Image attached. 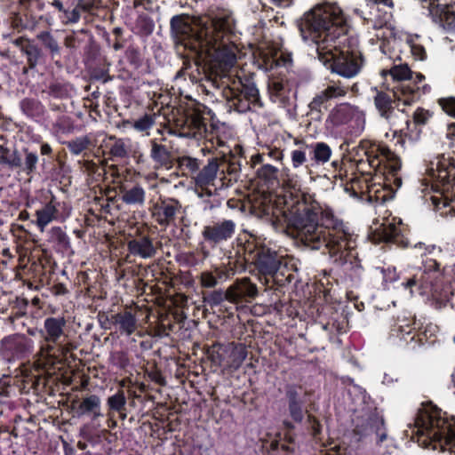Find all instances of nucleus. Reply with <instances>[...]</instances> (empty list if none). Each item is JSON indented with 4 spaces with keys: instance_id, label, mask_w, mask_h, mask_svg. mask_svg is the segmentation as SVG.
<instances>
[{
    "instance_id": "obj_1",
    "label": "nucleus",
    "mask_w": 455,
    "mask_h": 455,
    "mask_svg": "<svg viewBox=\"0 0 455 455\" xmlns=\"http://www.w3.org/2000/svg\"><path fill=\"white\" fill-rule=\"evenodd\" d=\"M273 224L312 250L324 248L331 257L346 259L356 247L355 238L332 210L310 194H299L273 213Z\"/></svg>"
},
{
    "instance_id": "obj_2",
    "label": "nucleus",
    "mask_w": 455,
    "mask_h": 455,
    "mask_svg": "<svg viewBox=\"0 0 455 455\" xmlns=\"http://www.w3.org/2000/svg\"><path fill=\"white\" fill-rule=\"evenodd\" d=\"M213 113L203 109L187 108L172 110L167 118L168 132L196 140H204L203 151L213 153L208 164L195 177L196 186L212 195V191L228 188L236 182L241 172V156L234 154L220 136L219 127L212 121Z\"/></svg>"
},
{
    "instance_id": "obj_3",
    "label": "nucleus",
    "mask_w": 455,
    "mask_h": 455,
    "mask_svg": "<svg viewBox=\"0 0 455 455\" xmlns=\"http://www.w3.org/2000/svg\"><path fill=\"white\" fill-rule=\"evenodd\" d=\"M227 275L249 271L254 274L265 290L283 292L297 288L299 269L293 259L283 255L273 241L247 231L241 232L228 255Z\"/></svg>"
},
{
    "instance_id": "obj_4",
    "label": "nucleus",
    "mask_w": 455,
    "mask_h": 455,
    "mask_svg": "<svg viewBox=\"0 0 455 455\" xmlns=\"http://www.w3.org/2000/svg\"><path fill=\"white\" fill-rule=\"evenodd\" d=\"M350 160L360 175L355 174L345 189L370 203L381 204L392 199L402 186V161L380 141L362 140L350 151Z\"/></svg>"
},
{
    "instance_id": "obj_5",
    "label": "nucleus",
    "mask_w": 455,
    "mask_h": 455,
    "mask_svg": "<svg viewBox=\"0 0 455 455\" xmlns=\"http://www.w3.org/2000/svg\"><path fill=\"white\" fill-rule=\"evenodd\" d=\"M170 29L176 47L188 51L198 60H209L226 69L235 64V21L230 15L217 16L209 25L199 26L188 14H178L171 19Z\"/></svg>"
},
{
    "instance_id": "obj_6",
    "label": "nucleus",
    "mask_w": 455,
    "mask_h": 455,
    "mask_svg": "<svg viewBox=\"0 0 455 455\" xmlns=\"http://www.w3.org/2000/svg\"><path fill=\"white\" fill-rule=\"evenodd\" d=\"M414 248L424 249L420 255L421 267L403 283L412 292L416 288L419 295L431 297L455 310V264L444 263L443 250L435 244L419 242Z\"/></svg>"
},
{
    "instance_id": "obj_7",
    "label": "nucleus",
    "mask_w": 455,
    "mask_h": 455,
    "mask_svg": "<svg viewBox=\"0 0 455 455\" xmlns=\"http://www.w3.org/2000/svg\"><path fill=\"white\" fill-rule=\"evenodd\" d=\"M338 36H327L320 44L317 59L332 74L344 78L355 77L363 69L365 60L359 49V39L347 31Z\"/></svg>"
},
{
    "instance_id": "obj_8",
    "label": "nucleus",
    "mask_w": 455,
    "mask_h": 455,
    "mask_svg": "<svg viewBox=\"0 0 455 455\" xmlns=\"http://www.w3.org/2000/svg\"><path fill=\"white\" fill-rule=\"evenodd\" d=\"M419 441L434 450L455 455V417L430 403L420 409L415 418Z\"/></svg>"
},
{
    "instance_id": "obj_9",
    "label": "nucleus",
    "mask_w": 455,
    "mask_h": 455,
    "mask_svg": "<svg viewBox=\"0 0 455 455\" xmlns=\"http://www.w3.org/2000/svg\"><path fill=\"white\" fill-rule=\"evenodd\" d=\"M304 42H312L319 52L320 44L328 36H338L349 28L342 10L333 4L315 5L296 20Z\"/></svg>"
},
{
    "instance_id": "obj_10",
    "label": "nucleus",
    "mask_w": 455,
    "mask_h": 455,
    "mask_svg": "<svg viewBox=\"0 0 455 455\" xmlns=\"http://www.w3.org/2000/svg\"><path fill=\"white\" fill-rule=\"evenodd\" d=\"M433 195L430 200L442 216L455 217V158L444 154L436 156L427 168Z\"/></svg>"
},
{
    "instance_id": "obj_11",
    "label": "nucleus",
    "mask_w": 455,
    "mask_h": 455,
    "mask_svg": "<svg viewBox=\"0 0 455 455\" xmlns=\"http://www.w3.org/2000/svg\"><path fill=\"white\" fill-rule=\"evenodd\" d=\"M38 332L42 340L34 364L38 370L48 371L68 352V321L63 315L46 316Z\"/></svg>"
},
{
    "instance_id": "obj_12",
    "label": "nucleus",
    "mask_w": 455,
    "mask_h": 455,
    "mask_svg": "<svg viewBox=\"0 0 455 455\" xmlns=\"http://www.w3.org/2000/svg\"><path fill=\"white\" fill-rule=\"evenodd\" d=\"M365 124L364 111L346 102L336 105L330 111L325 120V128L335 136L358 137L363 132Z\"/></svg>"
},
{
    "instance_id": "obj_13",
    "label": "nucleus",
    "mask_w": 455,
    "mask_h": 455,
    "mask_svg": "<svg viewBox=\"0 0 455 455\" xmlns=\"http://www.w3.org/2000/svg\"><path fill=\"white\" fill-rule=\"evenodd\" d=\"M395 84V93L400 100H404L407 103H415L419 101L421 96L431 92V86L428 84H423L426 77L421 73H415L411 70L407 64L394 65L389 70Z\"/></svg>"
},
{
    "instance_id": "obj_14",
    "label": "nucleus",
    "mask_w": 455,
    "mask_h": 455,
    "mask_svg": "<svg viewBox=\"0 0 455 455\" xmlns=\"http://www.w3.org/2000/svg\"><path fill=\"white\" fill-rule=\"evenodd\" d=\"M222 95L229 109L238 113H246L263 108L259 92L255 84L249 79L243 82L238 77L223 88Z\"/></svg>"
},
{
    "instance_id": "obj_15",
    "label": "nucleus",
    "mask_w": 455,
    "mask_h": 455,
    "mask_svg": "<svg viewBox=\"0 0 455 455\" xmlns=\"http://www.w3.org/2000/svg\"><path fill=\"white\" fill-rule=\"evenodd\" d=\"M396 336L411 348L417 346L434 345L437 340L438 326L432 323H421L415 318L397 319Z\"/></svg>"
},
{
    "instance_id": "obj_16",
    "label": "nucleus",
    "mask_w": 455,
    "mask_h": 455,
    "mask_svg": "<svg viewBox=\"0 0 455 455\" xmlns=\"http://www.w3.org/2000/svg\"><path fill=\"white\" fill-rule=\"evenodd\" d=\"M18 10L12 16V27L19 32L23 30H35L40 21H44L48 27L52 26V12L44 15H35L33 11H44L45 2L43 0H17Z\"/></svg>"
},
{
    "instance_id": "obj_17",
    "label": "nucleus",
    "mask_w": 455,
    "mask_h": 455,
    "mask_svg": "<svg viewBox=\"0 0 455 455\" xmlns=\"http://www.w3.org/2000/svg\"><path fill=\"white\" fill-rule=\"evenodd\" d=\"M98 318L104 329L113 331L117 337H130L138 331L136 312L132 307H125L116 313L100 312Z\"/></svg>"
},
{
    "instance_id": "obj_18",
    "label": "nucleus",
    "mask_w": 455,
    "mask_h": 455,
    "mask_svg": "<svg viewBox=\"0 0 455 455\" xmlns=\"http://www.w3.org/2000/svg\"><path fill=\"white\" fill-rule=\"evenodd\" d=\"M411 277L402 278L396 267L386 262H379V264L372 266L366 275L368 283L378 291H388L391 288L395 289L401 285L405 290H409L411 295H413L418 293L416 288H414L412 292L410 288L405 287L403 283Z\"/></svg>"
},
{
    "instance_id": "obj_19",
    "label": "nucleus",
    "mask_w": 455,
    "mask_h": 455,
    "mask_svg": "<svg viewBox=\"0 0 455 455\" xmlns=\"http://www.w3.org/2000/svg\"><path fill=\"white\" fill-rule=\"evenodd\" d=\"M236 224L232 220H219L205 225L202 230L203 244L210 249L220 247L235 233Z\"/></svg>"
},
{
    "instance_id": "obj_20",
    "label": "nucleus",
    "mask_w": 455,
    "mask_h": 455,
    "mask_svg": "<svg viewBox=\"0 0 455 455\" xmlns=\"http://www.w3.org/2000/svg\"><path fill=\"white\" fill-rule=\"evenodd\" d=\"M34 348V341L20 334L4 337L1 340L0 353L8 362L21 360L28 357Z\"/></svg>"
},
{
    "instance_id": "obj_21",
    "label": "nucleus",
    "mask_w": 455,
    "mask_h": 455,
    "mask_svg": "<svg viewBox=\"0 0 455 455\" xmlns=\"http://www.w3.org/2000/svg\"><path fill=\"white\" fill-rule=\"evenodd\" d=\"M71 210V206L67 202L60 201L51 194L49 201L41 209L36 210V223L39 229L43 231L52 220H66L70 216Z\"/></svg>"
},
{
    "instance_id": "obj_22",
    "label": "nucleus",
    "mask_w": 455,
    "mask_h": 455,
    "mask_svg": "<svg viewBox=\"0 0 455 455\" xmlns=\"http://www.w3.org/2000/svg\"><path fill=\"white\" fill-rule=\"evenodd\" d=\"M148 210L151 219L162 228H166L174 224L181 204L177 199L160 196L156 201L149 202Z\"/></svg>"
},
{
    "instance_id": "obj_23",
    "label": "nucleus",
    "mask_w": 455,
    "mask_h": 455,
    "mask_svg": "<svg viewBox=\"0 0 455 455\" xmlns=\"http://www.w3.org/2000/svg\"><path fill=\"white\" fill-rule=\"evenodd\" d=\"M161 243L157 240L155 232L148 228L138 229L135 236L127 243L128 251L142 259H150L156 256Z\"/></svg>"
},
{
    "instance_id": "obj_24",
    "label": "nucleus",
    "mask_w": 455,
    "mask_h": 455,
    "mask_svg": "<svg viewBox=\"0 0 455 455\" xmlns=\"http://www.w3.org/2000/svg\"><path fill=\"white\" fill-rule=\"evenodd\" d=\"M103 139L99 145L98 154L102 155L106 160L112 162L124 161L129 159V152L132 141L128 138H117L114 135L103 133Z\"/></svg>"
},
{
    "instance_id": "obj_25",
    "label": "nucleus",
    "mask_w": 455,
    "mask_h": 455,
    "mask_svg": "<svg viewBox=\"0 0 455 455\" xmlns=\"http://www.w3.org/2000/svg\"><path fill=\"white\" fill-rule=\"evenodd\" d=\"M373 235L379 243L393 244L399 249L411 246L408 231L401 220L381 224L375 229Z\"/></svg>"
},
{
    "instance_id": "obj_26",
    "label": "nucleus",
    "mask_w": 455,
    "mask_h": 455,
    "mask_svg": "<svg viewBox=\"0 0 455 455\" xmlns=\"http://www.w3.org/2000/svg\"><path fill=\"white\" fill-rule=\"evenodd\" d=\"M354 432L361 437L375 434L378 443H383L387 437L384 419L376 410L357 418Z\"/></svg>"
},
{
    "instance_id": "obj_27",
    "label": "nucleus",
    "mask_w": 455,
    "mask_h": 455,
    "mask_svg": "<svg viewBox=\"0 0 455 455\" xmlns=\"http://www.w3.org/2000/svg\"><path fill=\"white\" fill-rule=\"evenodd\" d=\"M373 103L380 117L385 120H390L394 116L395 109H399L400 104L411 106L413 103H407L404 100H400L395 93V89H387V91L379 90L377 87L373 90Z\"/></svg>"
},
{
    "instance_id": "obj_28",
    "label": "nucleus",
    "mask_w": 455,
    "mask_h": 455,
    "mask_svg": "<svg viewBox=\"0 0 455 455\" xmlns=\"http://www.w3.org/2000/svg\"><path fill=\"white\" fill-rule=\"evenodd\" d=\"M46 4L53 9L49 12H52V18L56 15L63 25L77 23L81 18L80 9L90 10V7L84 4L82 1L75 7L63 0H47Z\"/></svg>"
},
{
    "instance_id": "obj_29",
    "label": "nucleus",
    "mask_w": 455,
    "mask_h": 455,
    "mask_svg": "<svg viewBox=\"0 0 455 455\" xmlns=\"http://www.w3.org/2000/svg\"><path fill=\"white\" fill-rule=\"evenodd\" d=\"M38 161L37 151L32 150L28 147L22 148L20 151L14 150L12 153V159L3 158L2 160L9 167L17 168L27 175L36 172Z\"/></svg>"
},
{
    "instance_id": "obj_30",
    "label": "nucleus",
    "mask_w": 455,
    "mask_h": 455,
    "mask_svg": "<svg viewBox=\"0 0 455 455\" xmlns=\"http://www.w3.org/2000/svg\"><path fill=\"white\" fill-rule=\"evenodd\" d=\"M72 408L78 417H86L93 424L99 423L100 419L105 416L102 411L101 399L95 394L84 396L77 402L76 406L73 402Z\"/></svg>"
},
{
    "instance_id": "obj_31",
    "label": "nucleus",
    "mask_w": 455,
    "mask_h": 455,
    "mask_svg": "<svg viewBox=\"0 0 455 455\" xmlns=\"http://www.w3.org/2000/svg\"><path fill=\"white\" fill-rule=\"evenodd\" d=\"M422 132V128H416L415 124H411V119H407L405 127L393 133L395 146L403 152L412 151L419 145Z\"/></svg>"
},
{
    "instance_id": "obj_32",
    "label": "nucleus",
    "mask_w": 455,
    "mask_h": 455,
    "mask_svg": "<svg viewBox=\"0 0 455 455\" xmlns=\"http://www.w3.org/2000/svg\"><path fill=\"white\" fill-rule=\"evenodd\" d=\"M166 138H154L149 140V156L155 168L171 169L173 166L174 156L171 148L165 144Z\"/></svg>"
},
{
    "instance_id": "obj_33",
    "label": "nucleus",
    "mask_w": 455,
    "mask_h": 455,
    "mask_svg": "<svg viewBox=\"0 0 455 455\" xmlns=\"http://www.w3.org/2000/svg\"><path fill=\"white\" fill-rule=\"evenodd\" d=\"M285 398L291 419L296 423H301L305 415L308 414L307 410L305 408L302 387L295 385H288L285 389Z\"/></svg>"
},
{
    "instance_id": "obj_34",
    "label": "nucleus",
    "mask_w": 455,
    "mask_h": 455,
    "mask_svg": "<svg viewBox=\"0 0 455 455\" xmlns=\"http://www.w3.org/2000/svg\"><path fill=\"white\" fill-rule=\"evenodd\" d=\"M12 44L17 46L26 57L27 65L30 69H34L37 65L45 62L46 55L35 39L19 36L12 41Z\"/></svg>"
},
{
    "instance_id": "obj_35",
    "label": "nucleus",
    "mask_w": 455,
    "mask_h": 455,
    "mask_svg": "<svg viewBox=\"0 0 455 455\" xmlns=\"http://www.w3.org/2000/svg\"><path fill=\"white\" fill-rule=\"evenodd\" d=\"M429 13L434 22L449 32H455V3L440 4L430 2Z\"/></svg>"
},
{
    "instance_id": "obj_36",
    "label": "nucleus",
    "mask_w": 455,
    "mask_h": 455,
    "mask_svg": "<svg viewBox=\"0 0 455 455\" xmlns=\"http://www.w3.org/2000/svg\"><path fill=\"white\" fill-rule=\"evenodd\" d=\"M267 89L273 101L285 104L289 100L288 79L283 71L268 72Z\"/></svg>"
},
{
    "instance_id": "obj_37",
    "label": "nucleus",
    "mask_w": 455,
    "mask_h": 455,
    "mask_svg": "<svg viewBox=\"0 0 455 455\" xmlns=\"http://www.w3.org/2000/svg\"><path fill=\"white\" fill-rule=\"evenodd\" d=\"M85 65L91 79L103 84L114 79V76L109 74L110 63L105 56L100 54L89 56Z\"/></svg>"
},
{
    "instance_id": "obj_38",
    "label": "nucleus",
    "mask_w": 455,
    "mask_h": 455,
    "mask_svg": "<svg viewBox=\"0 0 455 455\" xmlns=\"http://www.w3.org/2000/svg\"><path fill=\"white\" fill-rule=\"evenodd\" d=\"M40 154L44 156L41 164L43 172L51 178L59 177L62 173L65 163L54 155L52 146L47 142H42Z\"/></svg>"
},
{
    "instance_id": "obj_39",
    "label": "nucleus",
    "mask_w": 455,
    "mask_h": 455,
    "mask_svg": "<svg viewBox=\"0 0 455 455\" xmlns=\"http://www.w3.org/2000/svg\"><path fill=\"white\" fill-rule=\"evenodd\" d=\"M121 201L129 206L140 207L146 201V190L140 183H122L119 187Z\"/></svg>"
},
{
    "instance_id": "obj_40",
    "label": "nucleus",
    "mask_w": 455,
    "mask_h": 455,
    "mask_svg": "<svg viewBox=\"0 0 455 455\" xmlns=\"http://www.w3.org/2000/svg\"><path fill=\"white\" fill-rule=\"evenodd\" d=\"M103 132H88L85 135L76 137L67 141L66 147L74 156H79L85 150H92L99 148V139L102 137Z\"/></svg>"
},
{
    "instance_id": "obj_41",
    "label": "nucleus",
    "mask_w": 455,
    "mask_h": 455,
    "mask_svg": "<svg viewBox=\"0 0 455 455\" xmlns=\"http://www.w3.org/2000/svg\"><path fill=\"white\" fill-rule=\"evenodd\" d=\"M106 197L97 198L100 206V213L118 218L119 212L123 210L124 202L121 201V196L116 190H108L105 193Z\"/></svg>"
},
{
    "instance_id": "obj_42",
    "label": "nucleus",
    "mask_w": 455,
    "mask_h": 455,
    "mask_svg": "<svg viewBox=\"0 0 455 455\" xmlns=\"http://www.w3.org/2000/svg\"><path fill=\"white\" fill-rule=\"evenodd\" d=\"M34 39L39 47L43 49L45 55L49 54L52 59L60 55L61 45L57 36L51 30L40 31Z\"/></svg>"
},
{
    "instance_id": "obj_43",
    "label": "nucleus",
    "mask_w": 455,
    "mask_h": 455,
    "mask_svg": "<svg viewBox=\"0 0 455 455\" xmlns=\"http://www.w3.org/2000/svg\"><path fill=\"white\" fill-rule=\"evenodd\" d=\"M232 292L231 302L238 303L243 299H252L257 293L256 285L249 278H243L229 287Z\"/></svg>"
},
{
    "instance_id": "obj_44",
    "label": "nucleus",
    "mask_w": 455,
    "mask_h": 455,
    "mask_svg": "<svg viewBox=\"0 0 455 455\" xmlns=\"http://www.w3.org/2000/svg\"><path fill=\"white\" fill-rule=\"evenodd\" d=\"M49 243L63 255L73 253L69 236L60 227H53L49 235Z\"/></svg>"
},
{
    "instance_id": "obj_45",
    "label": "nucleus",
    "mask_w": 455,
    "mask_h": 455,
    "mask_svg": "<svg viewBox=\"0 0 455 455\" xmlns=\"http://www.w3.org/2000/svg\"><path fill=\"white\" fill-rule=\"evenodd\" d=\"M329 319L323 323V328L331 332L338 334L345 333L347 331L348 320L343 312L334 309L332 307H326Z\"/></svg>"
},
{
    "instance_id": "obj_46",
    "label": "nucleus",
    "mask_w": 455,
    "mask_h": 455,
    "mask_svg": "<svg viewBox=\"0 0 455 455\" xmlns=\"http://www.w3.org/2000/svg\"><path fill=\"white\" fill-rule=\"evenodd\" d=\"M228 370H237L247 357L246 347L242 344L226 345Z\"/></svg>"
},
{
    "instance_id": "obj_47",
    "label": "nucleus",
    "mask_w": 455,
    "mask_h": 455,
    "mask_svg": "<svg viewBox=\"0 0 455 455\" xmlns=\"http://www.w3.org/2000/svg\"><path fill=\"white\" fill-rule=\"evenodd\" d=\"M21 112L35 121L41 120L46 112L44 104L35 98H24L20 102Z\"/></svg>"
},
{
    "instance_id": "obj_48",
    "label": "nucleus",
    "mask_w": 455,
    "mask_h": 455,
    "mask_svg": "<svg viewBox=\"0 0 455 455\" xmlns=\"http://www.w3.org/2000/svg\"><path fill=\"white\" fill-rule=\"evenodd\" d=\"M108 415L116 412L122 419H124L128 414L127 400L124 391L119 389L116 394L110 395L107 400Z\"/></svg>"
},
{
    "instance_id": "obj_49",
    "label": "nucleus",
    "mask_w": 455,
    "mask_h": 455,
    "mask_svg": "<svg viewBox=\"0 0 455 455\" xmlns=\"http://www.w3.org/2000/svg\"><path fill=\"white\" fill-rule=\"evenodd\" d=\"M210 256V251L206 246L202 243L200 251H194L180 253L179 256V262L182 266L194 267L204 263Z\"/></svg>"
},
{
    "instance_id": "obj_50",
    "label": "nucleus",
    "mask_w": 455,
    "mask_h": 455,
    "mask_svg": "<svg viewBox=\"0 0 455 455\" xmlns=\"http://www.w3.org/2000/svg\"><path fill=\"white\" fill-rule=\"evenodd\" d=\"M282 180L283 186L289 189L287 194L284 196L283 205L287 201H291L292 198H297L299 194H306L300 189V182L299 178L295 174L290 173L289 170H284L282 174Z\"/></svg>"
},
{
    "instance_id": "obj_51",
    "label": "nucleus",
    "mask_w": 455,
    "mask_h": 455,
    "mask_svg": "<svg viewBox=\"0 0 455 455\" xmlns=\"http://www.w3.org/2000/svg\"><path fill=\"white\" fill-rule=\"evenodd\" d=\"M309 160L316 164L327 163L331 156V149L325 142H316L308 146Z\"/></svg>"
},
{
    "instance_id": "obj_52",
    "label": "nucleus",
    "mask_w": 455,
    "mask_h": 455,
    "mask_svg": "<svg viewBox=\"0 0 455 455\" xmlns=\"http://www.w3.org/2000/svg\"><path fill=\"white\" fill-rule=\"evenodd\" d=\"M292 62L289 54L281 53L279 56L267 57L264 60V68L267 72H287V67Z\"/></svg>"
},
{
    "instance_id": "obj_53",
    "label": "nucleus",
    "mask_w": 455,
    "mask_h": 455,
    "mask_svg": "<svg viewBox=\"0 0 455 455\" xmlns=\"http://www.w3.org/2000/svg\"><path fill=\"white\" fill-rule=\"evenodd\" d=\"M260 166L256 170V175L259 182L267 187L278 183V169L270 164H259Z\"/></svg>"
},
{
    "instance_id": "obj_54",
    "label": "nucleus",
    "mask_w": 455,
    "mask_h": 455,
    "mask_svg": "<svg viewBox=\"0 0 455 455\" xmlns=\"http://www.w3.org/2000/svg\"><path fill=\"white\" fill-rule=\"evenodd\" d=\"M232 292L228 288L226 291L222 290H214L204 293V301L212 308L221 306L226 301L231 302Z\"/></svg>"
},
{
    "instance_id": "obj_55",
    "label": "nucleus",
    "mask_w": 455,
    "mask_h": 455,
    "mask_svg": "<svg viewBox=\"0 0 455 455\" xmlns=\"http://www.w3.org/2000/svg\"><path fill=\"white\" fill-rule=\"evenodd\" d=\"M228 261L224 264L222 267H217L215 268V275L211 272H204L201 275V283L202 286L205 288H212L217 283V279H222V278H228L231 275H227V271L228 268Z\"/></svg>"
},
{
    "instance_id": "obj_56",
    "label": "nucleus",
    "mask_w": 455,
    "mask_h": 455,
    "mask_svg": "<svg viewBox=\"0 0 455 455\" xmlns=\"http://www.w3.org/2000/svg\"><path fill=\"white\" fill-rule=\"evenodd\" d=\"M157 116L155 113H145L132 122V127L135 131L143 135H149V130L156 124Z\"/></svg>"
},
{
    "instance_id": "obj_57",
    "label": "nucleus",
    "mask_w": 455,
    "mask_h": 455,
    "mask_svg": "<svg viewBox=\"0 0 455 455\" xmlns=\"http://www.w3.org/2000/svg\"><path fill=\"white\" fill-rule=\"evenodd\" d=\"M52 130L56 134H69L75 131L74 120L67 115L59 116L52 124Z\"/></svg>"
},
{
    "instance_id": "obj_58",
    "label": "nucleus",
    "mask_w": 455,
    "mask_h": 455,
    "mask_svg": "<svg viewBox=\"0 0 455 455\" xmlns=\"http://www.w3.org/2000/svg\"><path fill=\"white\" fill-rule=\"evenodd\" d=\"M226 355V345L216 344L212 347V351L209 352V358L215 366L228 370Z\"/></svg>"
},
{
    "instance_id": "obj_59",
    "label": "nucleus",
    "mask_w": 455,
    "mask_h": 455,
    "mask_svg": "<svg viewBox=\"0 0 455 455\" xmlns=\"http://www.w3.org/2000/svg\"><path fill=\"white\" fill-rule=\"evenodd\" d=\"M266 156L271 159L279 161L283 159V152L277 148H267L266 151H263L261 154H255L251 157V167L256 168L258 164H262Z\"/></svg>"
},
{
    "instance_id": "obj_60",
    "label": "nucleus",
    "mask_w": 455,
    "mask_h": 455,
    "mask_svg": "<svg viewBox=\"0 0 455 455\" xmlns=\"http://www.w3.org/2000/svg\"><path fill=\"white\" fill-rule=\"evenodd\" d=\"M100 160H98V163L93 160L84 159L79 161L80 169L84 173H87L89 176L92 178H100L104 174L105 170L102 166L100 165Z\"/></svg>"
},
{
    "instance_id": "obj_61",
    "label": "nucleus",
    "mask_w": 455,
    "mask_h": 455,
    "mask_svg": "<svg viewBox=\"0 0 455 455\" xmlns=\"http://www.w3.org/2000/svg\"><path fill=\"white\" fill-rule=\"evenodd\" d=\"M135 25L139 33L142 36L151 35L155 28V23L153 19L144 12L139 14Z\"/></svg>"
},
{
    "instance_id": "obj_62",
    "label": "nucleus",
    "mask_w": 455,
    "mask_h": 455,
    "mask_svg": "<svg viewBox=\"0 0 455 455\" xmlns=\"http://www.w3.org/2000/svg\"><path fill=\"white\" fill-rule=\"evenodd\" d=\"M433 116V111L418 107L412 114L411 124H415L416 128H421V126L427 124Z\"/></svg>"
},
{
    "instance_id": "obj_63",
    "label": "nucleus",
    "mask_w": 455,
    "mask_h": 455,
    "mask_svg": "<svg viewBox=\"0 0 455 455\" xmlns=\"http://www.w3.org/2000/svg\"><path fill=\"white\" fill-rule=\"evenodd\" d=\"M436 104L443 114L455 119V96L447 95L436 100Z\"/></svg>"
},
{
    "instance_id": "obj_64",
    "label": "nucleus",
    "mask_w": 455,
    "mask_h": 455,
    "mask_svg": "<svg viewBox=\"0 0 455 455\" xmlns=\"http://www.w3.org/2000/svg\"><path fill=\"white\" fill-rule=\"evenodd\" d=\"M308 152V145H302L291 151V160L293 168H299L307 162V153Z\"/></svg>"
}]
</instances>
